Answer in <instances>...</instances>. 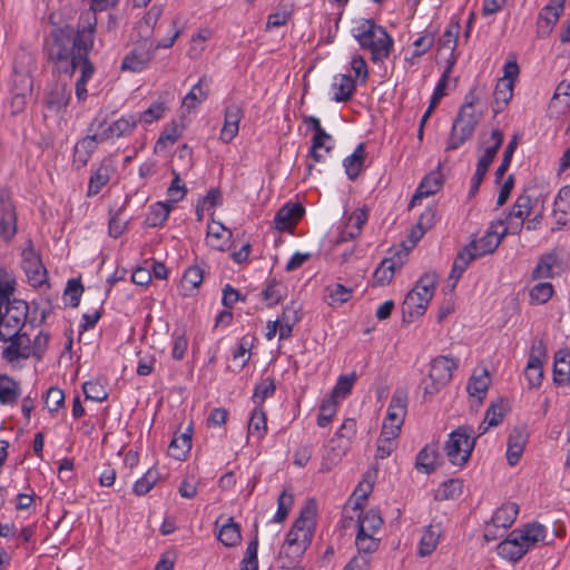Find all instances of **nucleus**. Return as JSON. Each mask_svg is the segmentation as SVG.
Returning a JSON list of instances; mask_svg holds the SVG:
<instances>
[{
    "mask_svg": "<svg viewBox=\"0 0 570 570\" xmlns=\"http://www.w3.org/2000/svg\"><path fill=\"white\" fill-rule=\"evenodd\" d=\"M96 22L94 18V22L78 29L69 24L55 27L43 45V55L52 65L53 71L72 76L78 69L80 70V77L76 81L78 100L86 99L87 82L95 73L89 52L94 48Z\"/></svg>",
    "mask_w": 570,
    "mask_h": 570,
    "instance_id": "obj_1",
    "label": "nucleus"
},
{
    "mask_svg": "<svg viewBox=\"0 0 570 570\" xmlns=\"http://www.w3.org/2000/svg\"><path fill=\"white\" fill-rule=\"evenodd\" d=\"M504 223L501 219L492 223L483 236L472 239L459 252L450 278L458 281L472 261L492 254L498 248L503 236L508 234V227H503Z\"/></svg>",
    "mask_w": 570,
    "mask_h": 570,
    "instance_id": "obj_2",
    "label": "nucleus"
},
{
    "mask_svg": "<svg viewBox=\"0 0 570 570\" xmlns=\"http://www.w3.org/2000/svg\"><path fill=\"white\" fill-rule=\"evenodd\" d=\"M352 35L362 49L370 50L373 62L383 61L393 49V38L373 19H360L352 28Z\"/></svg>",
    "mask_w": 570,
    "mask_h": 570,
    "instance_id": "obj_3",
    "label": "nucleus"
},
{
    "mask_svg": "<svg viewBox=\"0 0 570 570\" xmlns=\"http://www.w3.org/2000/svg\"><path fill=\"white\" fill-rule=\"evenodd\" d=\"M314 512L306 507L302 509L298 518L294 521L283 546L286 557L292 558L291 563L301 558L311 544L314 535Z\"/></svg>",
    "mask_w": 570,
    "mask_h": 570,
    "instance_id": "obj_4",
    "label": "nucleus"
},
{
    "mask_svg": "<svg viewBox=\"0 0 570 570\" xmlns=\"http://www.w3.org/2000/svg\"><path fill=\"white\" fill-rule=\"evenodd\" d=\"M472 434L469 425H461L449 434L443 450L451 464L462 468L469 462L476 442Z\"/></svg>",
    "mask_w": 570,
    "mask_h": 570,
    "instance_id": "obj_5",
    "label": "nucleus"
},
{
    "mask_svg": "<svg viewBox=\"0 0 570 570\" xmlns=\"http://www.w3.org/2000/svg\"><path fill=\"white\" fill-rule=\"evenodd\" d=\"M428 274H423L414 287L406 294L402 303L403 323H412L422 317L428 309V285L424 284Z\"/></svg>",
    "mask_w": 570,
    "mask_h": 570,
    "instance_id": "obj_6",
    "label": "nucleus"
},
{
    "mask_svg": "<svg viewBox=\"0 0 570 570\" xmlns=\"http://www.w3.org/2000/svg\"><path fill=\"white\" fill-rule=\"evenodd\" d=\"M27 314L28 304L20 299H13L8 304L4 313L0 311V340L10 338L12 335L21 333Z\"/></svg>",
    "mask_w": 570,
    "mask_h": 570,
    "instance_id": "obj_7",
    "label": "nucleus"
},
{
    "mask_svg": "<svg viewBox=\"0 0 570 570\" xmlns=\"http://www.w3.org/2000/svg\"><path fill=\"white\" fill-rule=\"evenodd\" d=\"M491 139L493 140V145L488 147L484 154L478 160L474 176L471 179L469 198H473L478 194L480 186L489 170L490 165L492 164L493 159L495 158L499 149L503 144V132L498 128L492 129Z\"/></svg>",
    "mask_w": 570,
    "mask_h": 570,
    "instance_id": "obj_8",
    "label": "nucleus"
},
{
    "mask_svg": "<svg viewBox=\"0 0 570 570\" xmlns=\"http://www.w3.org/2000/svg\"><path fill=\"white\" fill-rule=\"evenodd\" d=\"M17 234V212L8 187H0V238L9 244Z\"/></svg>",
    "mask_w": 570,
    "mask_h": 570,
    "instance_id": "obj_9",
    "label": "nucleus"
},
{
    "mask_svg": "<svg viewBox=\"0 0 570 570\" xmlns=\"http://www.w3.org/2000/svg\"><path fill=\"white\" fill-rule=\"evenodd\" d=\"M547 357V347L543 341H534L531 346L524 375L530 389H538L543 380V362Z\"/></svg>",
    "mask_w": 570,
    "mask_h": 570,
    "instance_id": "obj_10",
    "label": "nucleus"
},
{
    "mask_svg": "<svg viewBox=\"0 0 570 570\" xmlns=\"http://www.w3.org/2000/svg\"><path fill=\"white\" fill-rule=\"evenodd\" d=\"M480 116L475 112L459 111L453 122L448 149H456L470 139L479 122Z\"/></svg>",
    "mask_w": 570,
    "mask_h": 570,
    "instance_id": "obj_11",
    "label": "nucleus"
},
{
    "mask_svg": "<svg viewBox=\"0 0 570 570\" xmlns=\"http://www.w3.org/2000/svg\"><path fill=\"white\" fill-rule=\"evenodd\" d=\"M406 413V396L402 393H394L387 407V414L383 421L382 431L384 434L399 436Z\"/></svg>",
    "mask_w": 570,
    "mask_h": 570,
    "instance_id": "obj_12",
    "label": "nucleus"
},
{
    "mask_svg": "<svg viewBox=\"0 0 570 570\" xmlns=\"http://www.w3.org/2000/svg\"><path fill=\"white\" fill-rule=\"evenodd\" d=\"M154 56L153 43L146 39L136 43L124 57L120 69L124 71L140 72L148 67Z\"/></svg>",
    "mask_w": 570,
    "mask_h": 570,
    "instance_id": "obj_13",
    "label": "nucleus"
},
{
    "mask_svg": "<svg viewBox=\"0 0 570 570\" xmlns=\"http://www.w3.org/2000/svg\"><path fill=\"white\" fill-rule=\"evenodd\" d=\"M21 256V267L29 283L35 287L42 285L46 281L47 269L41 262L40 255L35 250L31 240H28V246L22 250Z\"/></svg>",
    "mask_w": 570,
    "mask_h": 570,
    "instance_id": "obj_14",
    "label": "nucleus"
},
{
    "mask_svg": "<svg viewBox=\"0 0 570 570\" xmlns=\"http://www.w3.org/2000/svg\"><path fill=\"white\" fill-rule=\"evenodd\" d=\"M0 341L9 343L1 353L2 358L8 363L28 360L32 354L31 338L27 333H19Z\"/></svg>",
    "mask_w": 570,
    "mask_h": 570,
    "instance_id": "obj_15",
    "label": "nucleus"
},
{
    "mask_svg": "<svg viewBox=\"0 0 570 570\" xmlns=\"http://www.w3.org/2000/svg\"><path fill=\"white\" fill-rule=\"evenodd\" d=\"M458 361L449 356H438L430 362V380L434 392H439L452 379Z\"/></svg>",
    "mask_w": 570,
    "mask_h": 570,
    "instance_id": "obj_16",
    "label": "nucleus"
},
{
    "mask_svg": "<svg viewBox=\"0 0 570 570\" xmlns=\"http://www.w3.org/2000/svg\"><path fill=\"white\" fill-rule=\"evenodd\" d=\"M513 532L518 533L517 538L522 543L525 554L538 543L544 542L547 537V528L537 521L513 529Z\"/></svg>",
    "mask_w": 570,
    "mask_h": 570,
    "instance_id": "obj_17",
    "label": "nucleus"
},
{
    "mask_svg": "<svg viewBox=\"0 0 570 570\" xmlns=\"http://www.w3.org/2000/svg\"><path fill=\"white\" fill-rule=\"evenodd\" d=\"M244 117V110L238 104H229L225 107L224 125L219 134V139L229 144L238 134L239 122Z\"/></svg>",
    "mask_w": 570,
    "mask_h": 570,
    "instance_id": "obj_18",
    "label": "nucleus"
},
{
    "mask_svg": "<svg viewBox=\"0 0 570 570\" xmlns=\"http://www.w3.org/2000/svg\"><path fill=\"white\" fill-rule=\"evenodd\" d=\"M389 253L390 256L385 257L374 272V286H384L389 284L392 281L395 271L400 269L404 264L405 258H403L402 255L392 248Z\"/></svg>",
    "mask_w": 570,
    "mask_h": 570,
    "instance_id": "obj_19",
    "label": "nucleus"
},
{
    "mask_svg": "<svg viewBox=\"0 0 570 570\" xmlns=\"http://www.w3.org/2000/svg\"><path fill=\"white\" fill-rule=\"evenodd\" d=\"M305 208L299 203H287L279 208L275 216V226L278 230H288L302 218Z\"/></svg>",
    "mask_w": 570,
    "mask_h": 570,
    "instance_id": "obj_20",
    "label": "nucleus"
},
{
    "mask_svg": "<svg viewBox=\"0 0 570 570\" xmlns=\"http://www.w3.org/2000/svg\"><path fill=\"white\" fill-rule=\"evenodd\" d=\"M531 212V198L528 195H520L512 209L507 216V223L509 224L508 230L511 229L512 233L518 232L523 225V220L527 216L530 215Z\"/></svg>",
    "mask_w": 570,
    "mask_h": 570,
    "instance_id": "obj_21",
    "label": "nucleus"
},
{
    "mask_svg": "<svg viewBox=\"0 0 570 570\" xmlns=\"http://www.w3.org/2000/svg\"><path fill=\"white\" fill-rule=\"evenodd\" d=\"M112 171V165L106 160H102L96 168H92V173L88 183L87 196L92 197L98 195L100 190L109 183Z\"/></svg>",
    "mask_w": 570,
    "mask_h": 570,
    "instance_id": "obj_22",
    "label": "nucleus"
},
{
    "mask_svg": "<svg viewBox=\"0 0 570 570\" xmlns=\"http://www.w3.org/2000/svg\"><path fill=\"white\" fill-rule=\"evenodd\" d=\"M517 534L518 533L512 530L507 538L497 546L498 556L513 563L525 556L522 543L518 540Z\"/></svg>",
    "mask_w": 570,
    "mask_h": 570,
    "instance_id": "obj_23",
    "label": "nucleus"
},
{
    "mask_svg": "<svg viewBox=\"0 0 570 570\" xmlns=\"http://www.w3.org/2000/svg\"><path fill=\"white\" fill-rule=\"evenodd\" d=\"M553 381L558 385H570V348H560L554 354Z\"/></svg>",
    "mask_w": 570,
    "mask_h": 570,
    "instance_id": "obj_24",
    "label": "nucleus"
},
{
    "mask_svg": "<svg viewBox=\"0 0 570 570\" xmlns=\"http://www.w3.org/2000/svg\"><path fill=\"white\" fill-rule=\"evenodd\" d=\"M70 98L71 91L65 85L55 83L47 95L45 105L50 111L59 112L68 106Z\"/></svg>",
    "mask_w": 570,
    "mask_h": 570,
    "instance_id": "obj_25",
    "label": "nucleus"
},
{
    "mask_svg": "<svg viewBox=\"0 0 570 570\" xmlns=\"http://www.w3.org/2000/svg\"><path fill=\"white\" fill-rule=\"evenodd\" d=\"M563 12V2L557 1L553 3L547 4L539 17L538 28L539 32L543 35H549L557 23L559 17Z\"/></svg>",
    "mask_w": 570,
    "mask_h": 570,
    "instance_id": "obj_26",
    "label": "nucleus"
},
{
    "mask_svg": "<svg viewBox=\"0 0 570 570\" xmlns=\"http://www.w3.org/2000/svg\"><path fill=\"white\" fill-rule=\"evenodd\" d=\"M191 436L193 429L190 425L187 426L185 432L175 434L168 446V454L176 460H185L191 449Z\"/></svg>",
    "mask_w": 570,
    "mask_h": 570,
    "instance_id": "obj_27",
    "label": "nucleus"
},
{
    "mask_svg": "<svg viewBox=\"0 0 570 570\" xmlns=\"http://www.w3.org/2000/svg\"><path fill=\"white\" fill-rule=\"evenodd\" d=\"M20 394V383L8 374H0V404L12 406L17 404Z\"/></svg>",
    "mask_w": 570,
    "mask_h": 570,
    "instance_id": "obj_28",
    "label": "nucleus"
},
{
    "mask_svg": "<svg viewBox=\"0 0 570 570\" xmlns=\"http://www.w3.org/2000/svg\"><path fill=\"white\" fill-rule=\"evenodd\" d=\"M356 89L355 80L348 75H337L334 77L332 90L333 99L336 102H345L352 99Z\"/></svg>",
    "mask_w": 570,
    "mask_h": 570,
    "instance_id": "obj_29",
    "label": "nucleus"
},
{
    "mask_svg": "<svg viewBox=\"0 0 570 570\" xmlns=\"http://www.w3.org/2000/svg\"><path fill=\"white\" fill-rule=\"evenodd\" d=\"M559 263L558 254L549 252L540 256L535 267L531 273L532 279L553 278L557 273L554 268Z\"/></svg>",
    "mask_w": 570,
    "mask_h": 570,
    "instance_id": "obj_30",
    "label": "nucleus"
},
{
    "mask_svg": "<svg viewBox=\"0 0 570 570\" xmlns=\"http://www.w3.org/2000/svg\"><path fill=\"white\" fill-rule=\"evenodd\" d=\"M519 513V507L514 502L503 503L500 508H498L492 518L491 523L494 528L508 529L510 528Z\"/></svg>",
    "mask_w": 570,
    "mask_h": 570,
    "instance_id": "obj_31",
    "label": "nucleus"
},
{
    "mask_svg": "<svg viewBox=\"0 0 570 570\" xmlns=\"http://www.w3.org/2000/svg\"><path fill=\"white\" fill-rule=\"evenodd\" d=\"M365 160V144L356 146L352 155L343 160L345 173L351 180H355L362 173Z\"/></svg>",
    "mask_w": 570,
    "mask_h": 570,
    "instance_id": "obj_32",
    "label": "nucleus"
},
{
    "mask_svg": "<svg viewBox=\"0 0 570 570\" xmlns=\"http://www.w3.org/2000/svg\"><path fill=\"white\" fill-rule=\"evenodd\" d=\"M346 450V445L342 444V439L333 436L328 444L324 448L323 462L321 471H330L332 465L341 461Z\"/></svg>",
    "mask_w": 570,
    "mask_h": 570,
    "instance_id": "obj_33",
    "label": "nucleus"
},
{
    "mask_svg": "<svg viewBox=\"0 0 570 570\" xmlns=\"http://www.w3.org/2000/svg\"><path fill=\"white\" fill-rule=\"evenodd\" d=\"M204 281V269L198 265L189 266L181 278V295L191 296Z\"/></svg>",
    "mask_w": 570,
    "mask_h": 570,
    "instance_id": "obj_34",
    "label": "nucleus"
},
{
    "mask_svg": "<svg viewBox=\"0 0 570 570\" xmlns=\"http://www.w3.org/2000/svg\"><path fill=\"white\" fill-rule=\"evenodd\" d=\"M173 206L174 205L168 202H157L150 205L145 218V225L153 228L161 227L167 220Z\"/></svg>",
    "mask_w": 570,
    "mask_h": 570,
    "instance_id": "obj_35",
    "label": "nucleus"
},
{
    "mask_svg": "<svg viewBox=\"0 0 570 570\" xmlns=\"http://www.w3.org/2000/svg\"><path fill=\"white\" fill-rule=\"evenodd\" d=\"M112 122L108 124V115L99 112L89 124L88 132H94L100 144L116 138Z\"/></svg>",
    "mask_w": 570,
    "mask_h": 570,
    "instance_id": "obj_36",
    "label": "nucleus"
},
{
    "mask_svg": "<svg viewBox=\"0 0 570 570\" xmlns=\"http://www.w3.org/2000/svg\"><path fill=\"white\" fill-rule=\"evenodd\" d=\"M375 533H368L364 531V528L361 527V529L357 530L356 537H355V546L357 548V551L360 556H356L355 558H367L370 561L368 554L375 552L379 547L381 540L379 538H375Z\"/></svg>",
    "mask_w": 570,
    "mask_h": 570,
    "instance_id": "obj_37",
    "label": "nucleus"
},
{
    "mask_svg": "<svg viewBox=\"0 0 570 570\" xmlns=\"http://www.w3.org/2000/svg\"><path fill=\"white\" fill-rule=\"evenodd\" d=\"M357 530L364 528L365 532L376 533L384 521L379 509L372 508L366 512L357 510Z\"/></svg>",
    "mask_w": 570,
    "mask_h": 570,
    "instance_id": "obj_38",
    "label": "nucleus"
},
{
    "mask_svg": "<svg viewBox=\"0 0 570 570\" xmlns=\"http://www.w3.org/2000/svg\"><path fill=\"white\" fill-rule=\"evenodd\" d=\"M424 216L421 215L417 223L411 228L407 238L400 243L397 247H393L392 249L399 253L405 258L409 252L415 246V244L424 236L426 228L423 225Z\"/></svg>",
    "mask_w": 570,
    "mask_h": 570,
    "instance_id": "obj_39",
    "label": "nucleus"
},
{
    "mask_svg": "<svg viewBox=\"0 0 570 570\" xmlns=\"http://www.w3.org/2000/svg\"><path fill=\"white\" fill-rule=\"evenodd\" d=\"M206 85V76H203L196 85L191 87L189 92L183 99V106L187 110L197 108L208 97L209 90L204 88Z\"/></svg>",
    "mask_w": 570,
    "mask_h": 570,
    "instance_id": "obj_40",
    "label": "nucleus"
},
{
    "mask_svg": "<svg viewBox=\"0 0 570 570\" xmlns=\"http://www.w3.org/2000/svg\"><path fill=\"white\" fill-rule=\"evenodd\" d=\"M218 540L226 547H235L242 540L240 527L234 521L233 518H228L218 532Z\"/></svg>",
    "mask_w": 570,
    "mask_h": 570,
    "instance_id": "obj_41",
    "label": "nucleus"
},
{
    "mask_svg": "<svg viewBox=\"0 0 570 570\" xmlns=\"http://www.w3.org/2000/svg\"><path fill=\"white\" fill-rule=\"evenodd\" d=\"M332 141V136L327 134L324 129L321 130V135L315 132L312 138V146L308 153V156L315 161L320 163L324 160V156L320 153V149H325L326 153H331L334 148L333 145L327 144Z\"/></svg>",
    "mask_w": 570,
    "mask_h": 570,
    "instance_id": "obj_42",
    "label": "nucleus"
},
{
    "mask_svg": "<svg viewBox=\"0 0 570 570\" xmlns=\"http://www.w3.org/2000/svg\"><path fill=\"white\" fill-rule=\"evenodd\" d=\"M463 484L460 479H449L444 481L434 492V499L438 501L454 500L462 494Z\"/></svg>",
    "mask_w": 570,
    "mask_h": 570,
    "instance_id": "obj_43",
    "label": "nucleus"
},
{
    "mask_svg": "<svg viewBox=\"0 0 570 570\" xmlns=\"http://www.w3.org/2000/svg\"><path fill=\"white\" fill-rule=\"evenodd\" d=\"M554 214L560 213L563 217H559L557 223L566 225L567 218L570 216V185L563 186L554 200Z\"/></svg>",
    "mask_w": 570,
    "mask_h": 570,
    "instance_id": "obj_44",
    "label": "nucleus"
},
{
    "mask_svg": "<svg viewBox=\"0 0 570 570\" xmlns=\"http://www.w3.org/2000/svg\"><path fill=\"white\" fill-rule=\"evenodd\" d=\"M373 491V483L366 482L365 480L363 482H360L355 490L353 491L351 498L348 499L347 504H353L352 509L354 511L356 510H363L365 507V503L367 501V498Z\"/></svg>",
    "mask_w": 570,
    "mask_h": 570,
    "instance_id": "obj_45",
    "label": "nucleus"
},
{
    "mask_svg": "<svg viewBox=\"0 0 570 570\" xmlns=\"http://www.w3.org/2000/svg\"><path fill=\"white\" fill-rule=\"evenodd\" d=\"M266 433V413L263 406H255L248 422V434L257 435V439L264 438Z\"/></svg>",
    "mask_w": 570,
    "mask_h": 570,
    "instance_id": "obj_46",
    "label": "nucleus"
},
{
    "mask_svg": "<svg viewBox=\"0 0 570 570\" xmlns=\"http://www.w3.org/2000/svg\"><path fill=\"white\" fill-rule=\"evenodd\" d=\"M276 384L273 377H266L255 385L252 401L256 406H262L267 397L275 394Z\"/></svg>",
    "mask_w": 570,
    "mask_h": 570,
    "instance_id": "obj_47",
    "label": "nucleus"
},
{
    "mask_svg": "<svg viewBox=\"0 0 570 570\" xmlns=\"http://www.w3.org/2000/svg\"><path fill=\"white\" fill-rule=\"evenodd\" d=\"M139 124L137 115L130 114L112 121L116 138L130 136Z\"/></svg>",
    "mask_w": 570,
    "mask_h": 570,
    "instance_id": "obj_48",
    "label": "nucleus"
},
{
    "mask_svg": "<svg viewBox=\"0 0 570 570\" xmlns=\"http://www.w3.org/2000/svg\"><path fill=\"white\" fill-rule=\"evenodd\" d=\"M490 385V377L487 371L481 376H473L468 383V392L471 396L482 402L487 395Z\"/></svg>",
    "mask_w": 570,
    "mask_h": 570,
    "instance_id": "obj_49",
    "label": "nucleus"
},
{
    "mask_svg": "<svg viewBox=\"0 0 570 570\" xmlns=\"http://www.w3.org/2000/svg\"><path fill=\"white\" fill-rule=\"evenodd\" d=\"M518 144H519V137H518V135H513L503 153L502 161L495 170L494 175H495L497 184H500L501 180L503 179V176L507 173V170L511 164V160H512L513 154L518 147Z\"/></svg>",
    "mask_w": 570,
    "mask_h": 570,
    "instance_id": "obj_50",
    "label": "nucleus"
},
{
    "mask_svg": "<svg viewBox=\"0 0 570 570\" xmlns=\"http://www.w3.org/2000/svg\"><path fill=\"white\" fill-rule=\"evenodd\" d=\"M356 379L357 376L355 372L338 376L330 397L333 400H336L338 397L345 399L352 392Z\"/></svg>",
    "mask_w": 570,
    "mask_h": 570,
    "instance_id": "obj_51",
    "label": "nucleus"
},
{
    "mask_svg": "<svg viewBox=\"0 0 570 570\" xmlns=\"http://www.w3.org/2000/svg\"><path fill=\"white\" fill-rule=\"evenodd\" d=\"M554 294V287L549 282H540L530 289L531 304H546Z\"/></svg>",
    "mask_w": 570,
    "mask_h": 570,
    "instance_id": "obj_52",
    "label": "nucleus"
},
{
    "mask_svg": "<svg viewBox=\"0 0 570 570\" xmlns=\"http://www.w3.org/2000/svg\"><path fill=\"white\" fill-rule=\"evenodd\" d=\"M159 473L157 470L149 469L140 479H138L132 488L136 495L147 494L157 483Z\"/></svg>",
    "mask_w": 570,
    "mask_h": 570,
    "instance_id": "obj_53",
    "label": "nucleus"
},
{
    "mask_svg": "<svg viewBox=\"0 0 570 570\" xmlns=\"http://www.w3.org/2000/svg\"><path fill=\"white\" fill-rule=\"evenodd\" d=\"M32 91V77L29 72L14 70L12 80V92H20L27 96Z\"/></svg>",
    "mask_w": 570,
    "mask_h": 570,
    "instance_id": "obj_54",
    "label": "nucleus"
},
{
    "mask_svg": "<svg viewBox=\"0 0 570 570\" xmlns=\"http://www.w3.org/2000/svg\"><path fill=\"white\" fill-rule=\"evenodd\" d=\"M82 391L86 400L102 402L107 400L108 392L105 386L98 381H89L82 385Z\"/></svg>",
    "mask_w": 570,
    "mask_h": 570,
    "instance_id": "obj_55",
    "label": "nucleus"
},
{
    "mask_svg": "<svg viewBox=\"0 0 570 570\" xmlns=\"http://www.w3.org/2000/svg\"><path fill=\"white\" fill-rule=\"evenodd\" d=\"M125 205H122L116 212L110 210V217L108 222V234L112 238L120 237L125 230L127 229V222L122 220L120 217L121 212L124 210Z\"/></svg>",
    "mask_w": 570,
    "mask_h": 570,
    "instance_id": "obj_56",
    "label": "nucleus"
},
{
    "mask_svg": "<svg viewBox=\"0 0 570 570\" xmlns=\"http://www.w3.org/2000/svg\"><path fill=\"white\" fill-rule=\"evenodd\" d=\"M396 439L397 436H392L389 434H384L381 432L379 439H377V448L375 452L376 459H385L391 455V453L396 448Z\"/></svg>",
    "mask_w": 570,
    "mask_h": 570,
    "instance_id": "obj_57",
    "label": "nucleus"
},
{
    "mask_svg": "<svg viewBox=\"0 0 570 570\" xmlns=\"http://www.w3.org/2000/svg\"><path fill=\"white\" fill-rule=\"evenodd\" d=\"M336 400H333L331 397L323 400L317 415V425L320 428H325L330 424L332 417L336 412Z\"/></svg>",
    "mask_w": 570,
    "mask_h": 570,
    "instance_id": "obj_58",
    "label": "nucleus"
},
{
    "mask_svg": "<svg viewBox=\"0 0 570 570\" xmlns=\"http://www.w3.org/2000/svg\"><path fill=\"white\" fill-rule=\"evenodd\" d=\"M173 175L174 178L171 180L170 186L167 189V195L169 196L168 203L174 205L175 203H178L185 197L187 188L186 185L181 181L180 175L176 173L175 169H173Z\"/></svg>",
    "mask_w": 570,
    "mask_h": 570,
    "instance_id": "obj_59",
    "label": "nucleus"
},
{
    "mask_svg": "<svg viewBox=\"0 0 570 570\" xmlns=\"http://www.w3.org/2000/svg\"><path fill=\"white\" fill-rule=\"evenodd\" d=\"M512 95L513 85L511 81L507 79H499L493 91L495 104H502L505 106L512 98Z\"/></svg>",
    "mask_w": 570,
    "mask_h": 570,
    "instance_id": "obj_60",
    "label": "nucleus"
},
{
    "mask_svg": "<svg viewBox=\"0 0 570 570\" xmlns=\"http://www.w3.org/2000/svg\"><path fill=\"white\" fill-rule=\"evenodd\" d=\"M82 292L83 286L81 282L79 279L71 278L67 283L63 295L71 307H77L80 303Z\"/></svg>",
    "mask_w": 570,
    "mask_h": 570,
    "instance_id": "obj_61",
    "label": "nucleus"
},
{
    "mask_svg": "<svg viewBox=\"0 0 570 570\" xmlns=\"http://www.w3.org/2000/svg\"><path fill=\"white\" fill-rule=\"evenodd\" d=\"M166 110L165 104L161 101H154L145 111L137 115L139 122L151 124L159 120Z\"/></svg>",
    "mask_w": 570,
    "mask_h": 570,
    "instance_id": "obj_62",
    "label": "nucleus"
},
{
    "mask_svg": "<svg viewBox=\"0 0 570 570\" xmlns=\"http://www.w3.org/2000/svg\"><path fill=\"white\" fill-rule=\"evenodd\" d=\"M368 218V209L366 207L357 208L347 218L346 226L354 230L355 234L361 235L364 225Z\"/></svg>",
    "mask_w": 570,
    "mask_h": 570,
    "instance_id": "obj_63",
    "label": "nucleus"
},
{
    "mask_svg": "<svg viewBox=\"0 0 570 570\" xmlns=\"http://www.w3.org/2000/svg\"><path fill=\"white\" fill-rule=\"evenodd\" d=\"M188 341L184 331H175L173 333V348H171V357L175 361H180L184 358L185 353L187 351Z\"/></svg>",
    "mask_w": 570,
    "mask_h": 570,
    "instance_id": "obj_64",
    "label": "nucleus"
}]
</instances>
